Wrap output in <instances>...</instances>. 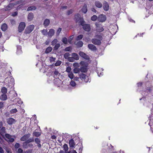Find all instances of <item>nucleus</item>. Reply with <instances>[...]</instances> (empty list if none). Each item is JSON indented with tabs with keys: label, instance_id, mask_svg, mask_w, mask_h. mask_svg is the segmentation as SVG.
I'll use <instances>...</instances> for the list:
<instances>
[{
	"label": "nucleus",
	"instance_id": "nucleus-1",
	"mask_svg": "<svg viewBox=\"0 0 153 153\" xmlns=\"http://www.w3.org/2000/svg\"><path fill=\"white\" fill-rule=\"evenodd\" d=\"M79 78L82 82H88L89 80L88 77L85 74L81 73L79 74Z\"/></svg>",
	"mask_w": 153,
	"mask_h": 153
},
{
	"label": "nucleus",
	"instance_id": "nucleus-2",
	"mask_svg": "<svg viewBox=\"0 0 153 153\" xmlns=\"http://www.w3.org/2000/svg\"><path fill=\"white\" fill-rule=\"evenodd\" d=\"M34 26L33 25H30L27 27L25 30V33L28 34L30 33L33 30Z\"/></svg>",
	"mask_w": 153,
	"mask_h": 153
},
{
	"label": "nucleus",
	"instance_id": "nucleus-3",
	"mask_svg": "<svg viewBox=\"0 0 153 153\" xmlns=\"http://www.w3.org/2000/svg\"><path fill=\"white\" fill-rule=\"evenodd\" d=\"M106 19V16L104 14H100V15L97 18L98 20L101 22H105Z\"/></svg>",
	"mask_w": 153,
	"mask_h": 153
},
{
	"label": "nucleus",
	"instance_id": "nucleus-4",
	"mask_svg": "<svg viewBox=\"0 0 153 153\" xmlns=\"http://www.w3.org/2000/svg\"><path fill=\"white\" fill-rule=\"evenodd\" d=\"M25 27V24L24 22H21L19 24L18 27V31L21 32L24 30Z\"/></svg>",
	"mask_w": 153,
	"mask_h": 153
},
{
	"label": "nucleus",
	"instance_id": "nucleus-5",
	"mask_svg": "<svg viewBox=\"0 0 153 153\" xmlns=\"http://www.w3.org/2000/svg\"><path fill=\"white\" fill-rule=\"evenodd\" d=\"M95 25L96 27V30L98 32H101L104 30V28L99 24L96 23Z\"/></svg>",
	"mask_w": 153,
	"mask_h": 153
},
{
	"label": "nucleus",
	"instance_id": "nucleus-6",
	"mask_svg": "<svg viewBox=\"0 0 153 153\" xmlns=\"http://www.w3.org/2000/svg\"><path fill=\"white\" fill-rule=\"evenodd\" d=\"M7 122L8 124L12 125L16 123V120L15 119L10 117L7 119Z\"/></svg>",
	"mask_w": 153,
	"mask_h": 153
},
{
	"label": "nucleus",
	"instance_id": "nucleus-7",
	"mask_svg": "<svg viewBox=\"0 0 153 153\" xmlns=\"http://www.w3.org/2000/svg\"><path fill=\"white\" fill-rule=\"evenodd\" d=\"M30 134L29 133L25 134L22 136L20 138V140L22 141H26L30 137Z\"/></svg>",
	"mask_w": 153,
	"mask_h": 153
},
{
	"label": "nucleus",
	"instance_id": "nucleus-8",
	"mask_svg": "<svg viewBox=\"0 0 153 153\" xmlns=\"http://www.w3.org/2000/svg\"><path fill=\"white\" fill-rule=\"evenodd\" d=\"M91 42L93 44L97 45H100L101 43V42L100 40L95 38L92 39H91Z\"/></svg>",
	"mask_w": 153,
	"mask_h": 153
},
{
	"label": "nucleus",
	"instance_id": "nucleus-9",
	"mask_svg": "<svg viewBox=\"0 0 153 153\" xmlns=\"http://www.w3.org/2000/svg\"><path fill=\"white\" fill-rule=\"evenodd\" d=\"M79 54L82 57L88 60L89 59V56L86 55V54L82 51H80L79 53Z\"/></svg>",
	"mask_w": 153,
	"mask_h": 153
},
{
	"label": "nucleus",
	"instance_id": "nucleus-10",
	"mask_svg": "<svg viewBox=\"0 0 153 153\" xmlns=\"http://www.w3.org/2000/svg\"><path fill=\"white\" fill-rule=\"evenodd\" d=\"M82 28L85 31L87 32L90 31L91 29L90 25L89 24H85L82 27Z\"/></svg>",
	"mask_w": 153,
	"mask_h": 153
},
{
	"label": "nucleus",
	"instance_id": "nucleus-11",
	"mask_svg": "<svg viewBox=\"0 0 153 153\" xmlns=\"http://www.w3.org/2000/svg\"><path fill=\"white\" fill-rule=\"evenodd\" d=\"M5 136L6 138L9 139V142L13 143L14 141V139L11 138L12 136L11 135L8 134H5Z\"/></svg>",
	"mask_w": 153,
	"mask_h": 153
},
{
	"label": "nucleus",
	"instance_id": "nucleus-12",
	"mask_svg": "<svg viewBox=\"0 0 153 153\" xmlns=\"http://www.w3.org/2000/svg\"><path fill=\"white\" fill-rule=\"evenodd\" d=\"M88 47L89 49L92 51H95L97 50L96 47L93 44H89L88 45Z\"/></svg>",
	"mask_w": 153,
	"mask_h": 153
},
{
	"label": "nucleus",
	"instance_id": "nucleus-13",
	"mask_svg": "<svg viewBox=\"0 0 153 153\" xmlns=\"http://www.w3.org/2000/svg\"><path fill=\"white\" fill-rule=\"evenodd\" d=\"M81 11L84 13H86L88 11L87 5L86 4H84L81 10Z\"/></svg>",
	"mask_w": 153,
	"mask_h": 153
},
{
	"label": "nucleus",
	"instance_id": "nucleus-14",
	"mask_svg": "<svg viewBox=\"0 0 153 153\" xmlns=\"http://www.w3.org/2000/svg\"><path fill=\"white\" fill-rule=\"evenodd\" d=\"M13 7V4L12 3H10L5 8L4 10L5 11L9 10L12 9Z\"/></svg>",
	"mask_w": 153,
	"mask_h": 153
},
{
	"label": "nucleus",
	"instance_id": "nucleus-15",
	"mask_svg": "<svg viewBox=\"0 0 153 153\" xmlns=\"http://www.w3.org/2000/svg\"><path fill=\"white\" fill-rule=\"evenodd\" d=\"M103 9L106 11H108L109 9V5L108 3L106 1L104 2L103 6Z\"/></svg>",
	"mask_w": 153,
	"mask_h": 153
},
{
	"label": "nucleus",
	"instance_id": "nucleus-16",
	"mask_svg": "<svg viewBox=\"0 0 153 153\" xmlns=\"http://www.w3.org/2000/svg\"><path fill=\"white\" fill-rule=\"evenodd\" d=\"M34 17L33 14L32 13H29L27 16V19L28 21H31L33 19Z\"/></svg>",
	"mask_w": 153,
	"mask_h": 153
},
{
	"label": "nucleus",
	"instance_id": "nucleus-17",
	"mask_svg": "<svg viewBox=\"0 0 153 153\" xmlns=\"http://www.w3.org/2000/svg\"><path fill=\"white\" fill-rule=\"evenodd\" d=\"M94 4L95 6L98 8H101L102 6L101 3L98 1H96L95 2Z\"/></svg>",
	"mask_w": 153,
	"mask_h": 153
},
{
	"label": "nucleus",
	"instance_id": "nucleus-18",
	"mask_svg": "<svg viewBox=\"0 0 153 153\" xmlns=\"http://www.w3.org/2000/svg\"><path fill=\"white\" fill-rule=\"evenodd\" d=\"M34 140L35 143L37 144L38 147L39 148H40L41 146V145L40 144L41 141L38 138H36Z\"/></svg>",
	"mask_w": 153,
	"mask_h": 153
},
{
	"label": "nucleus",
	"instance_id": "nucleus-19",
	"mask_svg": "<svg viewBox=\"0 0 153 153\" xmlns=\"http://www.w3.org/2000/svg\"><path fill=\"white\" fill-rule=\"evenodd\" d=\"M102 70V71H103V70L102 69V68H97L96 71L98 75L100 76L101 75H103V72L100 71Z\"/></svg>",
	"mask_w": 153,
	"mask_h": 153
},
{
	"label": "nucleus",
	"instance_id": "nucleus-20",
	"mask_svg": "<svg viewBox=\"0 0 153 153\" xmlns=\"http://www.w3.org/2000/svg\"><path fill=\"white\" fill-rule=\"evenodd\" d=\"M80 64L81 66V67H88V64L86 62L82 61L80 63Z\"/></svg>",
	"mask_w": 153,
	"mask_h": 153
},
{
	"label": "nucleus",
	"instance_id": "nucleus-21",
	"mask_svg": "<svg viewBox=\"0 0 153 153\" xmlns=\"http://www.w3.org/2000/svg\"><path fill=\"white\" fill-rule=\"evenodd\" d=\"M69 146L70 147H74L75 145V143L74 142L73 139H71L69 141Z\"/></svg>",
	"mask_w": 153,
	"mask_h": 153
},
{
	"label": "nucleus",
	"instance_id": "nucleus-22",
	"mask_svg": "<svg viewBox=\"0 0 153 153\" xmlns=\"http://www.w3.org/2000/svg\"><path fill=\"white\" fill-rule=\"evenodd\" d=\"M54 33V30L53 29H51L48 33V34L50 37H51Z\"/></svg>",
	"mask_w": 153,
	"mask_h": 153
},
{
	"label": "nucleus",
	"instance_id": "nucleus-23",
	"mask_svg": "<svg viewBox=\"0 0 153 153\" xmlns=\"http://www.w3.org/2000/svg\"><path fill=\"white\" fill-rule=\"evenodd\" d=\"M7 97L6 94H3L0 96V99L2 101H4L7 99Z\"/></svg>",
	"mask_w": 153,
	"mask_h": 153
},
{
	"label": "nucleus",
	"instance_id": "nucleus-24",
	"mask_svg": "<svg viewBox=\"0 0 153 153\" xmlns=\"http://www.w3.org/2000/svg\"><path fill=\"white\" fill-rule=\"evenodd\" d=\"M1 28L2 31H5L7 29V25L5 23L3 24L1 26Z\"/></svg>",
	"mask_w": 153,
	"mask_h": 153
},
{
	"label": "nucleus",
	"instance_id": "nucleus-25",
	"mask_svg": "<svg viewBox=\"0 0 153 153\" xmlns=\"http://www.w3.org/2000/svg\"><path fill=\"white\" fill-rule=\"evenodd\" d=\"M50 23V21L49 19H45L44 22V25L45 27L48 26Z\"/></svg>",
	"mask_w": 153,
	"mask_h": 153
},
{
	"label": "nucleus",
	"instance_id": "nucleus-26",
	"mask_svg": "<svg viewBox=\"0 0 153 153\" xmlns=\"http://www.w3.org/2000/svg\"><path fill=\"white\" fill-rule=\"evenodd\" d=\"M72 56L75 60H78L79 59V56L77 53H73L72 54Z\"/></svg>",
	"mask_w": 153,
	"mask_h": 153
},
{
	"label": "nucleus",
	"instance_id": "nucleus-27",
	"mask_svg": "<svg viewBox=\"0 0 153 153\" xmlns=\"http://www.w3.org/2000/svg\"><path fill=\"white\" fill-rule=\"evenodd\" d=\"M60 73L58 71L55 70L54 72L53 77L54 78L57 79L58 78Z\"/></svg>",
	"mask_w": 153,
	"mask_h": 153
},
{
	"label": "nucleus",
	"instance_id": "nucleus-28",
	"mask_svg": "<svg viewBox=\"0 0 153 153\" xmlns=\"http://www.w3.org/2000/svg\"><path fill=\"white\" fill-rule=\"evenodd\" d=\"M5 133V128L4 127H3L0 128V134L2 135Z\"/></svg>",
	"mask_w": 153,
	"mask_h": 153
},
{
	"label": "nucleus",
	"instance_id": "nucleus-29",
	"mask_svg": "<svg viewBox=\"0 0 153 153\" xmlns=\"http://www.w3.org/2000/svg\"><path fill=\"white\" fill-rule=\"evenodd\" d=\"M1 92L3 94H6L7 92V89L6 87H3L1 89Z\"/></svg>",
	"mask_w": 153,
	"mask_h": 153
},
{
	"label": "nucleus",
	"instance_id": "nucleus-30",
	"mask_svg": "<svg viewBox=\"0 0 153 153\" xmlns=\"http://www.w3.org/2000/svg\"><path fill=\"white\" fill-rule=\"evenodd\" d=\"M83 42L81 41H79L77 42L76 45L78 47H82L83 45Z\"/></svg>",
	"mask_w": 153,
	"mask_h": 153
},
{
	"label": "nucleus",
	"instance_id": "nucleus-31",
	"mask_svg": "<svg viewBox=\"0 0 153 153\" xmlns=\"http://www.w3.org/2000/svg\"><path fill=\"white\" fill-rule=\"evenodd\" d=\"M95 37L98 39L100 40V41L102 40V34H97L95 35Z\"/></svg>",
	"mask_w": 153,
	"mask_h": 153
},
{
	"label": "nucleus",
	"instance_id": "nucleus-32",
	"mask_svg": "<svg viewBox=\"0 0 153 153\" xmlns=\"http://www.w3.org/2000/svg\"><path fill=\"white\" fill-rule=\"evenodd\" d=\"M41 134V133L39 132L34 131L33 133V136L36 137H39Z\"/></svg>",
	"mask_w": 153,
	"mask_h": 153
},
{
	"label": "nucleus",
	"instance_id": "nucleus-33",
	"mask_svg": "<svg viewBox=\"0 0 153 153\" xmlns=\"http://www.w3.org/2000/svg\"><path fill=\"white\" fill-rule=\"evenodd\" d=\"M73 71L75 73H79L80 71V68H74Z\"/></svg>",
	"mask_w": 153,
	"mask_h": 153
},
{
	"label": "nucleus",
	"instance_id": "nucleus-34",
	"mask_svg": "<svg viewBox=\"0 0 153 153\" xmlns=\"http://www.w3.org/2000/svg\"><path fill=\"white\" fill-rule=\"evenodd\" d=\"M52 50V48L51 47H49L47 48L45 50V52L46 53H50Z\"/></svg>",
	"mask_w": 153,
	"mask_h": 153
},
{
	"label": "nucleus",
	"instance_id": "nucleus-35",
	"mask_svg": "<svg viewBox=\"0 0 153 153\" xmlns=\"http://www.w3.org/2000/svg\"><path fill=\"white\" fill-rule=\"evenodd\" d=\"M29 143H28L26 141H25L23 143L22 146L25 149H27L28 148V144Z\"/></svg>",
	"mask_w": 153,
	"mask_h": 153
},
{
	"label": "nucleus",
	"instance_id": "nucleus-36",
	"mask_svg": "<svg viewBox=\"0 0 153 153\" xmlns=\"http://www.w3.org/2000/svg\"><path fill=\"white\" fill-rule=\"evenodd\" d=\"M36 9V6H30L28 7L27 9V11H30L32 10H35Z\"/></svg>",
	"mask_w": 153,
	"mask_h": 153
},
{
	"label": "nucleus",
	"instance_id": "nucleus-37",
	"mask_svg": "<svg viewBox=\"0 0 153 153\" xmlns=\"http://www.w3.org/2000/svg\"><path fill=\"white\" fill-rule=\"evenodd\" d=\"M80 71L82 72H86L88 70L87 68H80Z\"/></svg>",
	"mask_w": 153,
	"mask_h": 153
},
{
	"label": "nucleus",
	"instance_id": "nucleus-38",
	"mask_svg": "<svg viewBox=\"0 0 153 153\" xmlns=\"http://www.w3.org/2000/svg\"><path fill=\"white\" fill-rule=\"evenodd\" d=\"M63 148L65 153H67V152L68 151V149L67 145L66 144H65L63 146Z\"/></svg>",
	"mask_w": 153,
	"mask_h": 153
},
{
	"label": "nucleus",
	"instance_id": "nucleus-39",
	"mask_svg": "<svg viewBox=\"0 0 153 153\" xmlns=\"http://www.w3.org/2000/svg\"><path fill=\"white\" fill-rule=\"evenodd\" d=\"M70 55L69 53H66L64 54V57L66 59H68Z\"/></svg>",
	"mask_w": 153,
	"mask_h": 153
},
{
	"label": "nucleus",
	"instance_id": "nucleus-40",
	"mask_svg": "<svg viewBox=\"0 0 153 153\" xmlns=\"http://www.w3.org/2000/svg\"><path fill=\"white\" fill-rule=\"evenodd\" d=\"M68 77L71 79H72L74 78V74L72 72L68 73Z\"/></svg>",
	"mask_w": 153,
	"mask_h": 153
},
{
	"label": "nucleus",
	"instance_id": "nucleus-41",
	"mask_svg": "<svg viewBox=\"0 0 153 153\" xmlns=\"http://www.w3.org/2000/svg\"><path fill=\"white\" fill-rule=\"evenodd\" d=\"M34 141V138L33 137L30 138H29L26 141L28 143H30L31 142H32Z\"/></svg>",
	"mask_w": 153,
	"mask_h": 153
},
{
	"label": "nucleus",
	"instance_id": "nucleus-42",
	"mask_svg": "<svg viewBox=\"0 0 153 153\" xmlns=\"http://www.w3.org/2000/svg\"><path fill=\"white\" fill-rule=\"evenodd\" d=\"M70 85L71 86L74 87L76 86V84L74 81L71 80L70 82Z\"/></svg>",
	"mask_w": 153,
	"mask_h": 153
},
{
	"label": "nucleus",
	"instance_id": "nucleus-43",
	"mask_svg": "<svg viewBox=\"0 0 153 153\" xmlns=\"http://www.w3.org/2000/svg\"><path fill=\"white\" fill-rule=\"evenodd\" d=\"M62 41L65 44H67L68 43L67 39L65 37H64L62 39Z\"/></svg>",
	"mask_w": 153,
	"mask_h": 153
},
{
	"label": "nucleus",
	"instance_id": "nucleus-44",
	"mask_svg": "<svg viewBox=\"0 0 153 153\" xmlns=\"http://www.w3.org/2000/svg\"><path fill=\"white\" fill-rule=\"evenodd\" d=\"M97 18L98 17L96 15H94L91 17V19L92 21H94L97 19Z\"/></svg>",
	"mask_w": 153,
	"mask_h": 153
},
{
	"label": "nucleus",
	"instance_id": "nucleus-45",
	"mask_svg": "<svg viewBox=\"0 0 153 153\" xmlns=\"http://www.w3.org/2000/svg\"><path fill=\"white\" fill-rule=\"evenodd\" d=\"M42 33L44 36H46L48 34V32L47 29H43L41 31Z\"/></svg>",
	"mask_w": 153,
	"mask_h": 153
},
{
	"label": "nucleus",
	"instance_id": "nucleus-46",
	"mask_svg": "<svg viewBox=\"0 0 153 153\" xmlns=\"http://www.w3.org/2000/svg\"><path fill=\"white\" fill-rule=\"evenodd\" d=\"M58 42L57 39H54L51 42V45L53 46L57 44Z\"/></svg>",
	"mask_w": 153,
	"mask_h": 153
},
{
	"label": "nucleus",
	"instance_id": "nucleus-47",
	"mask_svg": "<svg viewBox=\"0 0 153 153\" xmlns=\"http://www.w3.org/2000/svg\"><path fill=\"white\" fill-rule=\"evenodd\" d=\"M74 11V10L73 9H71L68 11L67 12V14L68 15H69L71 14H72Z\"/></svg>",
	"mask_w": 153,
	"mask_h": 153
},
{
	"label": "nucleus",
	"instance_id": "nucleus-48",
	"mask_svg": "<svg viewBox=\"0 0 153 153\" xmlns=\"http://www.w3.org/2000/svg\"><path fill=\"white\" fill-rule=\"evenodd\" d=\"M48 68H41L40 69V70L41 72H43V73H45L47 72V71L45 70L47 69Z\"/></svg>",
	"mask_w": 153,
	"mask_h": 153
},
{
	"label": "nucleus",
	"instance_id": "nucleus-49",
	"mask_svg": "<svg viewBox=\"0 0 153 153\" xmlns=\"http://www.w3.org/2000/svg\"><path fill=\"white\" fill-rule=\"evenodd\" d=\"M54 49L55 50H57L60 46V45L59 43H57L55 45Z\"/></svg>",
	"mask_w": 153,
	"mask_h": 153
},
{
	"label": "nucleus",
	"instance_id": "nucleus-50",
	"mask_svg": "<svg viewBox=\"0 0 153 153\" xmlns=\"http://www.w3.org/2000/svg\"><path fill=\"white\" fill-rule=\"evenodd\" d=\"M61 61L58 60L55 63V65L56 66H59L61 65Z\"/></svg>",
	"mask_w": 153,
	"mask_h": 153
},
{
	"label": "nucleus",
	"instance_id": "nucleus-51",
	"mask_svg": "<svg viewBox=\"0 0 153 153\" xmlns=\"http://www.w3.org/2000/svg\"><path fill=\"white\" fill-rule=\"evenodd\" d=\"M17 112V110L16 108L12 109L10 111V113L11 114H15Z\"/></svg>",
	"mask_w": 153,
	"mask_h": 153
},
{
	"label": "nucleus",
	"instance_id": "nucleus-52",
	"mask_svg": "<svg viewBox=\"0 0 153 153\" xmlns=\"http://www.w3.org/2000/svg\"><path fill=\"white\" fill-rule=\"evenodd\" d=\"M83 37V36L82 34L79 35L77 36L76 38V39L77 40H79L82 39Z\"/></svg>",
	"mask_w": 153,
	"mask_h": 153
},
{
	"label": "nucleus",
	"instance_id": "nucleus-53",
	"mask_svg": "<svg viewBox=\"0 0 153 153\" xmlns=\"http://www.w3.org/2000/svg\"><path fill=\"white\" fill-rule=\"evenodd\" d=\"M5 150L7 153H12L9 147H6Z\"/></svg>",
	"mask_w": 153,
	"mask_h": 153
},
{
	"label": "nucleus",
	"instance_id": "nucleus-54",
	"mask_svg": "<svg viewBox=\"0 0 153 153\" xmlns=\"http://www.w3.org/2000/svg\"><path fill=\"white\" fill-rule=\"evenodd\" d=\"M10 22L12 25H14L16 23V21L14 19H11L10 20Z\"/></svg>",
	"mask_w": 153,
	"mask_h": 153
},
{
	"label": "nucleus",
	"instance_id": "nucleus-55",
	"mask_svg": "<svg viewBox=\"0 0 153 153\" xmlns=\"http://www.w3.org/2000/svg\"><path fill=\"white\" fill-rule=\"evenodd\" d=\"M68 60L70 62H74L75 59L73 57H69Z\"/></svg>",
	"mask_w": 153,
	"mask_h": 153
},
{
	"label": "nucleus",
	"instance_id": "nucleus-56",
	"mask_svg": "<svg viewBox=\"0 0 153 153\" xmlns=\"http://www.w3.org/2000/svg\"><path fill=\"white\" fill-rule=\"evenodd\" d=\"M80 25L82 26V27L85 25V21L82 19V20H81L80 22Z\"/></svg>",
	"mask_w": 153,
	"mask_h": 153
},
{
	"label": "nucleus",
	"instance_id": "nucleus-57",
	"mask_svg": "<svg viewBox=\"0 0 153 153\" xmlns=\"http://www.w3.org/2000/svg\"><path fill=\"white\" fill-rule=\"evenodd\" d=\"M74 80L75 81H79V82H80V78H79V76L78 77H74Z\"/></svg>",
	"mask_w": 153,
	"mask_h": 153
},
{
	"label": "nucleus",
	"instance_id": "nucleus-58",
	"mask_svg": "<svg viewBox=\"0 0 153 153\" xmlns=\"http://www.w3.org/2000/svg\"><path fill=\"white\" fill-rule=\"evenodd\" d=\"M21 3V1H17L16 2H15V3H12L13 4V6L16 5L17 4H19Z\"/></svg>",
	"mask_w": 153,
	"mask_h": 153
},
{
	"label": "nucleus",
	"instance_id": "nucleus-59",
	"mask_svg": "<svg viewBox=\"0 0 153 153\" xmlns=\"http://www.w3.org/2000/svg\"><path fill=\"white\" fill-rule=\"evenodd\" d=\"M20 147V144L17 143H16L14 147L15 149H17L19 148Z\"/></svg>",
	"mask_w": 153,
	"mask_h": 153
},
{
	"label": "nucleus",
	"instance_id": "nucleus-60",
	"mask_svg": "<svg viewBox=\"0 0 153 153\" xmlns=\"http://www.w3.org/2000/svg\"><path fill=\"white\" fill-rule=\"evenodd\" d=\"M18 109H20L21 110L20 112L21 113L23 114L25 113V110L24 109L21 108L20 106H19V108H18Z\"/></svg>",
	"mask_w": 153,
	"mask_h": 153
},
{
	"label": "nucleus",
	"instance_id": "nucleus-61",
	"mask_svg": "<svg viewBox=\"0 0 153 153\" xmlns=\"http://www.w3.org/2000/svg\"><path fill=\"white\" fill-rule=\"evenodd\" d=\"M152 86L149 87L148 88H146V90H147L150 93L152 91Z\"/></svg>",
	"mask_w": 153,
	"mask_h": 153
},
{
	"label": "nucleus",
	"instance_id": "nucleus-62",
	"mask_svg": "<svg viewBox=\"0 0 153 153\" xmlns=\"http://www.w3.org/2000/svg\"><path fill=\"white\" fill-rule=\"evenodd\" d=\"M4 102H0V109L4 107Z\"/></svg>",
	"mask_w": 153,
	"mask_h": 153
},
{
	"label": "nucleus",
	"instance_id": "nucleus-63",
	"mask_svg": "<svg viewBox=\"0 0 153 153\" xmlns=\"http://www.w3.org/2000/svg\"><path fill=\"white\" fill-rule=\"evenodd\" d=\"M32 152V150L28 149L24 153H31Z\"/></svg>",
	"mask_w": 153,
	"mask_h": 153
},
{
	"label": "nucleus",
	"instance_id": "nucleus-64",
	"mask_svg": "<svg viewBox=\"0 0 153 153\" xmlns=\"http://www.w3.org/2000/svg\"><path fill=\"white\" fill-rule=\"evenodd\" d=\"M17 152L18 153H23V150L21 148H19L17 151Z\"/></svg>",
	"mask_w": 153,
	"mask_h": 153
}]
</instances>
